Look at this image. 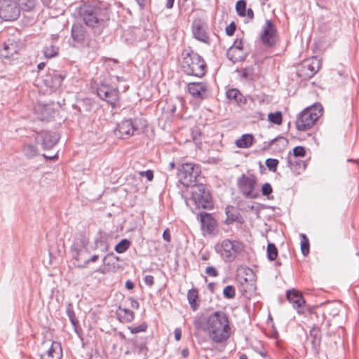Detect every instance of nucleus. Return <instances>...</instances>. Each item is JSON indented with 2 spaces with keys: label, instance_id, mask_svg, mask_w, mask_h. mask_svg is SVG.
Returning <instances> with one entry per match:
<instances>
[{
  "label": "nucleus",
  "instance_id": "obj_1",
  "mask_svg": "<svg viewBox=\"0 0 359 359\" xmlns=\"http://www.w3.org/2000/svg\"><path fill=\"white\" fill-rule=\"evenodd\" d=\"M193 324L196 330L206 332L210 339L217 344L224 342L231 334L228 316L222 311H215L208 316L198 313Z\"/></svg>",
  "mask_w": 359,
  "mask_h": 359
},
{
  "label": "nucleus",
  "instance_id": "obj_2",
  "mask_svg": "<svg viewBox=\"0 0 359 359\" xmlns=\"http://www.w3.org/2000/svg\"><path fill=\"white\" fill-rule=\"evenodd\" d=\"M323 111L322 105L318 103L306 108L297 118V129L299 131H305L311 128L322 116Z\"/></svg>",
  "mask_w": 359,
  "mask_h": 359
},
{
  "label": "nucleus",
  "instance_id": "obj_3",
  "mask_svg": "<svg viewBox=\"0 0 359 359\" xmlns=\"http://www.w3.org/2000/svg\"><path fill=\"white\" fill-rule=\"evenodd\" d=\"M182 68L187 75L202 77L206 72V65L203 58L197 53H187L182 62Z\"/></svg>",
  "mask_w": 359,
  "mask_h": 359
},
{
  "label": "nucleus",
  "instance_id": "obj_4",
  "mask_svg": "<svg viewBox=\"0 0 359 359\" xmlns=\"http://www.w3.org/2000/svg\"><path fill=\"white\" fill-rule=\"evenodd\" d=\"M193 203L196 208L207 209L212 207L210 196L205 185L199 184L194 185L191 191V196L187 201V204Z\"/></svg>",
  "mask_w": 359,
  "mask_h": 359
},
{
  "label": "nucleus",
  "instance_id": "obj_5",
  "mask_svg": "<svg viewBox=\"0 0 359 359\" xmlns=\"http://www.w3.org/2000/svg\"><path fill=\"white\" fill-rule=\"evenodd\" d=\"M215 248L224 262H232L236 255L243 250V245L242 243L238 241L225 239L222 241L220 244L217 245Z\"/></svg>",
  "mask_w": 359,
  "mask_h": 359
},
{
  "label": "nucleus",
  "instance_id": "obj_6",
  "mask_svg": "<svg viewBox=\"0 0 359 359\" xmlns=\"http://www.w3.org/2000/svg\"><path fill=\"white\" fill-rule=\"evenodd\" d=\"M201 172L198 165L192 163L183 164L178 171L179 182L184 187L196 185V179Z\"/></svg>",
  "mask_w": 359,
  "mask_h": 359
},
{
  "label": "nucleus",
  "instance_id": "obj_7",
  "mask_svg": "<svg viewBox=\"0 0 359 359\" xmlns=\"http://www.w3.org/2000/svg\"><path fill=\"white\" fill-rule=\"evenodd\" d=\"M88 240L83 235H79L74 240L71 252L73 258L77 262V265L82 264L88 257Z\"/></svg>",
  "mask_w": 359,
  "mask_h": 359
},
{
  "label": "nucleus",
  "instance_id": "obj_8",
  "mask_svg": "<svg viewBox=\"0 0 359 359\" xmlns=\"http://www.w3.org/2000/svg\"><path fill=\"white\" fill-rule=\"evenodd\" d=\"M82 15L85 23L89 27H94L107 18V11L98 7L87 6L84 8Z\"/></svg>",
  "mask_w": 359,
  "mask_h": 359
},
{
  "label": "nucleus",
  "instance_id": "obj_9",
  "mask_svg": "<svg viewBox=\"0 0 359 359\" xmlns=\"http://www.w3.org/2000/svg\"><path fill=\"white\" fill-rule=\"evenodd\" d=\"M20 10L13 0H0V18L5 21H13L20 15Z\"/></svg>",
  "mask_w": 359,
  "mask_h": 359
},
{
  "label": "nucleus",
  "instance_id": "obj_10",
  "mask_svg": "<svg viewBox=\"0 0 359 359\" xmlns=\"http://www.w3.org/2000/svg\"><path fill=\"white\" fill-rule=\"evenodd\" d=\"M238 187L243 194L250 198H255L258 193L255 191L257 186V178L253 175H243L238 180Z\"/></svg>",
  "mask_w": 359,
  "mask_h": 359
},
{
  "label": "nucleus",
  "instance_id": "obj_11",
  "mask_svg": "<svg viewBox=\"0 0 359 359\" xmlns=\"http://www.w3.org/2000/svg\"><path fill=\"white\" fill-rule=\"evenodd\" d=\"M62 356V350L60 343L46 341L42 344L40 349L41 359H61Z\"/></svg>",
  "mask_w": 359,
  "mask_h": 359
},
{
  "label": "nucleus",
  "instance_id": "obj_12",
  "mask_svg": "<svg viewBox=\"0 0 359 359\" xmlns=\"http://www.w3.org/2000/svg\"><path fill=\"white\" fill-rule=\"evenodd\" d=\"M276 27L271 20H268L262 27L261 40L265 46H271L276 43Z\"/></svg>",
  "mask_w": 359,
  "mask_h": 359
},
{
  "label": "nucleus",
  "instance_id": "obj_13",
  "mask_svg": "<svg viewBox=\"0 0 359 359\" xmlns=\"http://www.w3.org/2000/svg\"><path fill=\"white\" fill-rule=\"evenodd\" d=\"M97 95L102 100L111 104L113 107L118 100L117 88L102 85L97 88Z\"/></svg>",
  "mask_w": 359,
  "mask_h": 359
},
{
  "label": "nucleus",
  "instance_id": "obj_14",
  "mask_svg": "<svg viewBox=\"0 0 359 359\" xmlns=\"http://www.w3.org/2000/svg\"><path fill=\"white\" fill-rule=\"evenodd\" d=\"M135 130L133 121L131 119H126L117 125L114 133L119 138L125 139L133 135Z\"/></svg>",
  "mask_w": 359,
  "mask_h": 359
},
{
  "label": "nucleus",
  "instance_id": "obj_15",
  "mask_svg": "<svg viewBox=\"0 0 359 359\" xmlns=\"http://www.w3.org/2000/svg\"><path fill=\"white\" fill-rule=\"evenodd\" d=\"M194 36L198 41L210 44V37L207 32L206 25L200 20H196L192 24Z\"/></svg>",
  "mask_w": 359,
  "mask_h": 359
},
{
  "label": "nucleus",
  "instance_id": "obj_16",
  "mask_svg": "<svg viewBox=\"0 0 359 359\" xmlns=\"http://www.w3.org/2000/svg\"><path fill=\"white\" fill-rule=\"evenodd\" d=\"M34 111L39 120L50 121L54 116L55 111L50 105L37 102L34 107Z\"/></svg>",
  "mask_w": 359,
  "mask_h": 359
},
{
  "label": "nucleus",
  "instance_id": "obj_17",
  "mask_svg": "<svg viewBox=\"0 0 359 359\" xmlns=\"http://www.w3.org/2000/svg\"><path fill=\"white\" fill-rule=\"evenodd\" d=\"M36 139L38 142H41L44 149H50L57 143L60 137L56 133L43 132L38 134Z\"/></svg>",
  "mask_w": 359,
  "mask_h": 359
},
{
  "label": "nucleus",
  "instance_id": "obj_18",
  "mask_svg": "<svg viewBox=\"0 0 359 359\" xmlns=\"http://www.w3.org/2000/svg\"><path fill=\"white\" fill-rule=\"evenodd\" d=\"M201 224V229L204 234L212 235L215 233L216 221L211 215L203 212L198 215Z\"/></svg>",
  "mask_w": 359,
  "mask_h": 359
},
{
  "label": "nucleus",
  "instance_id": "obj_19",
  "mask_svg": "<svg viewBox=\"0 0 359 359\" xmlns=\"http://www.w3.org/2000/svg\"><path fill=\"white\" fill-rule=\"evenodd\" d=\"M63 79L61 74L55 71H52V72H49V74L46 76L43 81L44 85L51 90H55L61 86Z\"/></svg>",
  "mask_w": 359,
  "mask_h": 359
},
{
  "label": "nucleus",
  "instance_id": "obj_20",
  "mask_svg": "<svg viewBox=\"0 0 359 359\" xmlns=\"http://www.w3.org/2000/svg\"><path fill=\"white\" fill-rule=\"evenodd\" d=\"M320 67V62L316 57L306 60L303 63V68L305 69V74L308 77L313 76Z\"/></svg>",
  "mask_w": 359,
  "mask_h": 359
},
{
  "label": "nucleus",
  "instance_id": "obj_21",
  "mask_svg": "<svg viewBox=\"0 0 359 359\" xmlns=\"http://www.w3.org/2000/svg\"><path fill=\"white\" fill-rule=\"evenodd\" d=\"M287 300L292 304L294 309H297V312L300 313V309L305 303L302 294L296 290H288L286 294Z\"/></svg>",
  "mask_w": 359,
  "mask_h": 359
},
{
  "label": "nucleus",
  "instance_id": "obj_22",
  "mask_svg": "<svg viewBox=\"0 0 359 359\" xmlns=\"http://www.w3.org/2000/svg\"><path fill=\"white\" fill-rule=\"evenodd\" d=\"M189 93L194 97H201L207 90V85L202 82H193L187 85Z\"/></svg>",
  "mask_w": 359,
  "mask_h": 359
},
{
  "label": "nucleus",
  "instance_id": "obj_23",
  "mask_svg": "<svg viewBox=\"0 0 359 359\" xmlns=\"http://www.w3.org/2000/svg\"><path fill=\"white\" fill-rule=\"evenodd\" d=\"M18 52L16 43L11 39L7 40L3 45V48L0 50V55L4 58H10Z\"/></svg>",
  "mask_w": 359,
  "mask_h": 359
},
{
  "label": "nucleus",
  "instance_id": "obj_24",
  "mask_svg": "<svg viewBox=\"0 0 359 359\" xmlns=\"http://www.w3.org/2000/svg\"><path fill=\"white\" fill-rule=\"evenodd\" d=\"M287 165L290 170L296 172L297 174H299L301 170H304L306 169V164L305 162H302V161H296L293 160L292 157L289 156L287 159Z\"/></svg>",
  "mask_w": 359,
  "mask_h": 359
},
{
  "label": "nucleus",
  "instance_id": "obj_25",
  "mask_svg": "<svg viewBox=\"0 0 359 359\" xmlns=\"http://www.w3.org/2000/svg\"><path fill=\"white\" fill-rule=\"evenodd\" d=\"M254 137L251 134H244L236 141V145L238 148H248L252 145Z\"/></svg>",
  "mask_w": 359,
  "mask_h": 359
},
{
  "label": "nucleus",
  "instance_id": "obj_26",
  "mask_svg": "<svg viewBox=\"0 0 359 359\" xmlns=\"http://www.w3.org/2000/svg\"><path fill=\"white\" fill-rule=\"evenodd\" d=\"M198 298V292L197 289L192 288L188 290L187 292V299L189 304L190 305L191 309L195 311L198 308V304H197V299Z\"/></svg>",
  "mask_w": 359,
  "mask_h": 359
},
{
  "label": "nucleus",
  "instance_id": "obj_27",
  "mask_svg": "<svg viewBox=\"0 0 359 359\" xmlns=\"http://www.w3.org/2000/svg\"><path fill=\"white\" fill-rule=\"evenodd\" d=\"M20 11H30L36 6L37 0H15Z\"/></svg>",
  "mask_w": 359,
  "mask_h": 359
},
{
  "label": "nucleus",
  "instance_id": "obj_28",
  "mask_svg": "<svg viewBox=\"0 0 359 359\" xmlns=\"http://www.w3.org/2000/svg\"><path fill=\"white\" fill-rule=\"evenodd\" d=\"M226 95L228 100L234 101L237 104L243 102V95L237 89L232 88L228 90L226 93Z\"/></svg>",
  "mask_w": 359,
  "mask_h": 359
},
{
  "label": "nucleus",
  "instance_id": "obj_29",
  "mask_svg": "<svg viewBox=\"0 0 359 359\" xmlns=\"http://www.w3.org/2000/svg\"><path fill=\"white\" fill-rule=\"evenodd\" d=\"M118 317L121 320L124 322H130L134 318V313L131 310L128 309H121L119 308L118 311L117 313Z\"/></svg>",
  "mask_w": 359,
  "mask_h": 359
},
{
  "label": "nucleus",
  "instance_id": "obj_30",
  "mask_svg": "<svg viewBox=\"0 0 359 359\" xmlns=\"http://www.w3.org/2000/svg\"><path fill=\"white\" fill-rule=\"evenodd\" d=\"M59 48L54 44H50L44 48L43 53L46 58H51L56 56L58 53Z\"/></svg>",
  "mask_w": 359,
  "mask_h": 359
},
{
  "label": "nucleus",
  "instance_id": "obj_31",
  "mask_svg": "<svg viewBox=\"0 0 359 359\" xmlns=\"http://www.w3.org/2000/svg\"><path fill=\"white\" fill-rule=\"evenodd\" d=\"M72 36L76 41H81L83 39V33L78 25H73L72 28Z\"/></svg>",
  "mask_w": 359,
  "mask_h": 359
},
{
  "label": "nucleus",
  "instance_id": "obj_32",
  "mask_svg": "<svg viewBox=\"0 0 359 359\" xmlns=\"http://www.w3.org/2000/svg\"><path fill=\"white\" fill-rule=\"evenodd\" d=\"M228 58L233 62L243 60L245 58V53L243 50H236L231 54V55H227Z\"/></svg>",
  "mask_w": 359,
  "mask_h": 359
},
{
  "label": "nucleus",
  "instance_id": "obj_33",
  "mask_svg": "<svg viewBox=\"0 0 359 359\" xmlns=\"http://www.w3.org/2000/svg\"><path fill=\"white\" fill-rule=\"evenodd\" d=\"M267 257L269 260L273 261L276 259L278 251L276 245L273 243H269L266 249Z\"/></svg>",
  "mask_w": 359,
  "mask_h": 359
},
{
  "label": "nucleus",
  "instance_id": "obj_34",
  "mask_svg": "<svg viewBox=\"0 0 359 359\" xmlns=\"http://www.w3.org/2000/svg\"><path fill=\"white\" fill-rule=\"evenodd\" d=\"M130 247V241L127 239H123L115 247V251L118 253L125 252Z\"/></svg>",
  "mask_w": 359,
  "mask_h": 359
},
{
  "label": "nucleus",
  "instance_id": "obj_35",
  "mask_svg": "<svg viewBox=\"0 0 359 359\" xmlns=\"http://www.w3.org/2000/svg\"><path fill=\"white\" fill-rule=\"evenodd\" d=\"M23 152L27 157L32 158L36 155L37 150L34 145L32 144H27L25 145Z\"/></svg>",
  "mask_w": 359,
  "mask_h": 359
},
{
  "label": "nucleus",
  "instance_id": "obj_36",
  "mask_svg": "<svg viewBox=\"0 0 359 359\" xmlns=\"http://www.w3.org/2000/svg\"><path fill=\"white\" fill-rule=\"evenodd\" d=\"M268 119L274 124L280 125L282 123V114L280 111L270 113L268 115Z\"/></svg>",
  "mask_w": 359,
  "mask_h": 359
},
{
  "label": "nucleus",
  "instance_id": "obj_37",
  "mask_svg": "<svg viewBox=\"0 0 359 359\" xmlns=\"http://www.w3.org/2000/svg\"><path fill=\"white\" fill-rule=\"evenodd\" d=\"M302 240L301 241V250L304 256L309 253V241L304 234H302Z\"/></svg>",
  "mask_w": 359,
  "mask_h": 359
},
{
  "label": "nucleus",
  "instance_id": "obj_38",
  "mask_svg": "<svg viewBox=\"0 0 359 359\" xmlns=\"http://www.w3.org/2000/svg\"><path fill=\"white\" fill-rule=\"evenodd\" d=\"M236 10L240 16L246 15V4L243 0H239L236 4Z\"/></svg>",
  "mask_w": 359,
  "mask_h": 359
},
{
  "label": "nucleus",
  "instance_id": "obj_39",
  "mask_svg": "<svg viewBox=\"0 0 359 359\" xmlns=\"http://www.w3.org/2000/svg\"><path fill=\"white\" fill-rule=\"evenodd\" d=\"M223 295L226 299H233L236 295L235 287L232 285H227L223 290Z\"/></svg>",
  "mask_w": 359,
  "mask_h": 359
},
{
  "label": "nucleus",
  "instance_id": "obj_40",
  "mask_svg": "<svg viewBox=\"0 0 359 359\" xmlns=\"http://www.w3.org/2000/svg\"><path fill=\"white\" fill-rule=\"evenodd\" d=\"M265 164L270 171L275 172L277 170V166L278 165V160L276 158H269L266 160Z\"/></svg>",
  "mask_w": 359,
  "mask_h": 359
},
{
  "label": "nucleus",
  "instance_id": "obj_41",
  "mask_svg": "<svg viewBox=\"0 0 359 359\" xmlns=\"http://www.w3.org/2000/svg\"><path fill=\"white\" fill-rule=\"evenodd\" d=\"M236 50H243L242 40H236L234 43L227 50V55H231Z\"/></svg>",
  "mask_w": 359,
  "mask_h": 359
},
{
  "label": "nucleus",
  "instance_id": "obj_42",
  "mask_svg": "<svg viewBox=\"0 0 359 359\" xmlns=\"http://www.w3.org/2000/svg\"><path fill=\"white\" fill-rule=\"evenodd\" d=\"M147 328V325L145 323H143L138 326L129 327L130 332L132 334H137L140 332H145Z\"/></svg>",
  "mask_w": 359,
  "mask_h": 359
},
{
  "label": "nucleus",
  "instance_id": "obj_43",
  "mask_svg": "<svg viewBox=\"0 0 359 359\" xmlns=\"http://www.w3.org/2000/svg\"><path fill=\"white\" fill-rule=\"evenodd\" d=\"M99 258V255H94L90 257H87L85 262H83L82 264H78L77 266L79 268H86L88 264L91 262H95Z\"/></svg>",
  "mask_w": 359,
  "mask_h": 359
},
{
  "label": "nucleus",
  "instance_id": "obj_44",
  "mask_svg": "<svg viewBox=\"0 0 359 359\" xmlns=\"http://www.w3.org/2000/svg\"><path fill=\"white\" fill-rule=\"evenodd\" d=\"M306 154L304 147L302 146L295 147L293 149V156L294 157H303Z\"/></svg>",
  "mask_w": 359,
  "mask_h": 359
},
{
  "label": "nucleus",
  "instance_id": "obj_45",
  "mask_svg": "<svg viewBox=\"0 0 359 359\" xmlns=\"http://www.w3.org/2000/svg\"><path fill=\"white\" fill-rule=\"evenodd\" d=\"M272 193V187L269 183H264L262 187V194L264 196H268Z\"/></svg>",
  "mask_w": 359,
  "mask_h": 359
},
{
  "label": "nucleus",
  "instance_id": "obj_46",
  "mask_svg": "<svg viewBox=\"0 0 359 359\" xmlns=\"http://www.w3.org/2000/svg\"><path fill=\"white\" fill-rule=\"evenodd\" d=\"M205 274L210 277H217L219 274L218 271L213 266H207Z\"/></svg>",
  "mask_w": 359,
  "mask_h": 359
},
{
  "label": "nucleus",
  "instance_id": "obj_47",
  "mask_svg": "<svg viewBox=\"0 0 359 359\" xmlns=\"http://www.w3.org/2000/svg\"><path fill=\"white\" fill-rule=\"evenodd\" d=\"M138 174L141 177H144L147 178V180L150 182L154 178V174L153 172L150 170H146V171H140L138 172Z\"/></svg>",
  "mask_w": 359,
  "mask_h": 359
},
{
  "label": "nucleus",
  "instance_id": "obj_48",
  "mask_svg": "<svg viewBox=\"0 0 359 359\" xmlns=\"http://www.w3.org/2000/svg\"><path fill=\"white\" fill-rule=\"evenodd\" d=\"M67 315L69 316V318L71 321V323H72V325L76 327L77 323H78V320H76V317H75V314L74 313L71 311V310H68L67 311Z\"/></svg>",
  "mask_w": 359,
  "mask_h": 359
},
{
  "label": "nucleus",
  "instance_id": "obj_49",
  "mask_svg": "<svg viewBox=\"0 0 359 359\" xmlns=\"http://www.w3.org/2000/svg\"><path fill=\"white\" fill-rule=\"evenodd\" d=\"M144 281L147 285L151 287L154 285V277L151 275H147L144 278Z\"/></svg>",
  "mask_w": 359,
  "mask_h": 359
},
{
  "label": "nucleus",
  "instance_id": "obj_50",
  "mask_svg": "<svg viewBox=\"0 0 359 359\" xmlns=\"http://www.w3.org/2000/svg\"><path fill=\"white\" fill-rule=\"evenodd\" d=\"M235 25H233V23H231L230 25H229L228 27H226V32L227 34V35H232L235 31Z\"/></svg>",
  "mask_w": 359,
  "mask_h": 359
},
{
  "label": "nucleus",
  "instance_id": "obj_51",
  "mask_svg": "<svg viewBox=\"0 0 359 359\" xmlns=\"http://www.w3.org/2000/svg\"><path fill=\"white\" fill-rule=\"evenodd\" d=\"M175 339L176 341H180L182 336V330L180 328H175L174 330Z\"/></svg>",
  "mask_w": 359,
  "mask_h": 359
},
{
  "label": "nucleus",
  "instance_id": "obj_52",
  "mask_svg": "<svg viewBox=\"0 0 359 359\" xmlns=\"http://www.w3.org/2000/svg\"><path fill=\"white\" fill-rule=\"evenodd\" d=\"M163 238L167 242L170 241V234L168 229H165L163 233Z\"/></svg>",
  "mask_w": 359,
  "mask_h": 359
},
{
  "label": "nucleus",
  "instance_id": "obj_53",
  "mask_svg": "<svg viewBox=\"0 0 359 359\" xmlns=\"http://www.w3.org/2000/svg\"><path fill=\"white\" fill-rule=\"evenodd\" d=\"M134 283L131 280H127L126 282V287L128 290H132L134 288Z\"/></svg>",
  "mask_w": 359,
  "mask_h": 359
},
{
  "label": "nucleus",
  "instance_id": "obj_54",
  "mask_svg": "<svg viewBox=\"0 0 359 359\" xmlns=\"http://www.w3.org/2000/svg\"><path fill=\"white\" fill-rule=\"evenodd\" d=\"M246 15L250 19H252L254 17L253 11L251 8H249L246 12Z\"/></svg>",
  "mask_w": 359,
  "mask_h": 359
},
{
  "label": "nucleus",
  "instance_id": "obj_55",
  "mask_svg": "<svg viewBox=\"0 0 359 359\" xmlns=\"http://www.w3.org/2000/svg\"><path fill=\"white\" fill-rule=\"evenodd\" d=\"M175 0H166V7L168 8H172L173 6Z\"/></svg>",
  "mask_w": 359,
  "mask_h": 359
},
{
  "label": "nucleus",
  "instance_id": "obj_56",
  "mask_svg": "<svg viewBox=\"0 0 359 359\" xmlns=\"http://www.w3.org/2000/svg\"><path fill=\"white\" fill-rule=\"evenodd\" d=\"M182 355L183 357H187L189 355V350L187 348H184L182 351Z\"/></svg>",
  "mask_w": 359,
  "mask_h": 359
},
{
  "label": "nucleus",
  "instance_id": "obj_57",
  "mask_svg": "<svg viewBox=\"0 0 359 359\" xmlns=\"http://www.w3.org/2000/svg\"><path fill=\"white\" fill-rule=\"evenodd\" d=\"M44 67H45V63H44V62H41V63H39V64L38 65V67H38V69H39V70H41V69H43V68H44Z\"/></svg>",
  "mask_w": 359,
  "mask_h": 359
},
{
  "label": "nucleus",
  "instance_id": "obj_58",
  "mask_svg": "<svg viewBox=\"0 0 359 359\" xmlns=\"http://www.w3.org/2000/svg\"><path fill=\"white\" fill-rule=\"evenodd\" d=\"M175 166V163L173 161H172V162H170L169 163V167H170V170L174 169Z\"/></svg>",
  "mask_w": 359,
  "mask_h": 359
},
{
  "label": "nucleus",
  "instance_id": "obj_59",
  "mask_svg": "<svg viewBox=\"0 0 359 359\" xmlns=\"http://www.w3.org/2000/svg\"><path fill=\"white\" fill-rule=\"evenodd\" d=\"M139 305L138 302L137 301H133L132 302V306L133 307H137Z\"/></svg>",
  "mask_w": 359,
  "mask_h": 359
},
{
  "label": "nucleus",
  "instance_id": "obj_60",
  "mask_svg": "<svg viewBox=\"0 0 359 359\" xmlns=\"http://www.w3.org/2000/svg\"><path fill=\"white\" fill-rule=\"evenodd\" d=\"M43 156H44L45 158H46L53 159V158H55L57 156V154H55V155H54V156H46V155H43Z\"/></svg>",
  "mask_w": 359,
  "mask_h": 359
},
{
  "label": "nucleus",
  "instance_id": "obj_61",
  "mask_svg": "<svg viewBox=\"0 0 359 359\" xmlns=\"http://www.w3.org/2000/svg\"><path fill=\"white\" fill-rule=\"evenodd\" d=\"M137 3L140 6H142L144 2V0H137Z\"/></svg>",
  "mask_w": 359,
  "mask_h": 359
},
{
  "label": "nucleus",
  "instance_id": "obj_62",
  "mask_svg": "<svg viewBox=\"0 0 359 359\" xmlns=\"http://www.w3.org/2000/svg\"><path fill=\"white\" fill-rule=\"evenodd\" d=\"M213 287H214V284L212 283H209L208 285V287L210 290H212L213 288Z\"/></svg>",
  "mask_w": 359,
  "mask_h": 359
},
{
  "label": "nucleus",
  "instance_id": "obj_63",
  "mask_svg": "<svg viewBox=\"0 0 359 359\" xmlns=\"http://www.w3.org/2000/svg\"><path fill=\"white\" fill-rule=\"evenodd\" d=\"M239 359H248V357L246 355L243 354L240 356Z\"/></svg>",
  "mask_w": 359,
  "mask_h": 359
},
{
  "label": "nucleus",
  "instance_id": "obj_64",
  "mask_svg": "<svg viewBox=\"0 0 359 359\" xmlns=\"http://www.w3.org/2000/svg\"><path fill=\"white\" fill-rule=\"evenodd\" d=\"M144 348H145V346H144V345H142V346H140V351H142Z\"/></svg>",
  "mask_w": 359,
  "mask_h": 359
}]
</instances>
